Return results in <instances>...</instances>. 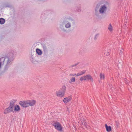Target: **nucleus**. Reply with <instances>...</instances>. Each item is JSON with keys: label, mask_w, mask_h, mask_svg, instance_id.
I'll return each mask as SVG.
<instances>
[{"label": "nucleus", "mask_w": 132, "mask_h": 132, "mask_svg": "<svg viewBox=\"0 0 132 132\" xmlns=\"http://www.w3.org/2000/svg\"><path fill=\"white\" fill-rule=\"evenodd\" d=\"M14 54V51H12L6 56V57L7 59L6 63L7 65H10L12 64V62L14 60L13 56Z\"/></svg>", "instance_id": "obj_1"}, {"label": "nucleus", "mask_w": 132, "mask_h": 132, "mask_svg": "<svg viewBox=\"0 0 132 132\" xmlns=\"http://www.w3.org/2000/svg\"><path fill=\"white\" fill-rule=\"evenodd\" d=\"M66 87L65 86H63L62 88L58 91L56 92L57 96L60 97H62L64 96L66 90Z\"/></svg>", "instance_id": "obj_2"}, {"label": "nucleus", "mask_w": 132, "mask_h": 132, "mask_svg": "<svg viewBox=\"0 0 132 132\" xmlns=\"http://www.w3.org/2000/svg\"><path fill=\"white\" fill-rule=\"evenodd\" d=\"M52 125L54 126L55 129L58 131H62V128L61 124L57 121H54L52 123Z\"/></svg>", "instance_id": "obj_3"}, {"label": "nucleus", "mask_w": 132, "mask_h": 132, "mask_svg": "<svg viewBox=\"0 0 132 132\" xmlns=\"http://www.w3.org/2000/svg\"><path fill=\"white\" fill-rule=\"evenodd\" d=\"M108 5V3L106 2L105 4L101 5L99 10V13L101 14L104 13L106 11L107 6Z\"/></svg>", "instance_id": "obj_4"}, {"label": "nucleus", "mask_w": 132, "mask_h": 132, "mask_svg": "<svg viewBox=\"0 0 132 132\" xmlns=\"http://www.w3.org/2000/svg\"><path fill=\"white\" fill-rule=\"evenodd\" d=\"M19 104L23 108L28 107L27 100L21 101L19 102Z\"/></svg>", "instance_id": "obj_5"}, {"label": "nucleus", "mask_w": 132, "mask_h": 132, "mask_svg": "<svg viewBox=\"0 0 132 132\" xmlns=\"http://www.w3.org/2000/svg\"><path fill=\"white\" fill-rule=\"evenodd\" d=\"M13 108L10 106H9L7 108L5 109L4 111V113L5 114H6L10 112L13 111Z\"/></svg>", "instance_id": "obj_6"}, {"label": "nucleus", "mask_w": 132, "mask_h": 132, "mask_svg": "<svg viewBox=\"0 0 132 132\" xmlns=\"http://www.w3.org/2000/svg\"><path fill=\"white\" fill-rule=\"evenodd\" d=\"M27 102L28 107L33 106L35 104L36 101L34 100H27Z\"/></svg>", "instance_id": "obj_7"}, {"label": "nucleus", "mask_w": 132, "mask_h": 132, "mask_svg": "<svg viewBox=\"0 0 132 132\" xmlns=\"http://www.w3.org/2000/svg\"><path fill=\"white\" fill-rule=\"evenodd\" d=\"M85 78L84 79L85 80H90V81H93V78L92 77L89 75H87L85 76Z\"/></svg>", "instance_id": "obj_8"}, {"label": "nucleus", "mask_w": 132, "mask_h": 132, "mask_svg": "<svg viewBox=\"0 0 132 132\" xmlns=\"http://www.w3.org/2000/svg\"><path fill=\"white\" fill-rule=\"evenodd\" d=\"M72 98L71 96H69L64 98L63 100V102L65 103H67L68 102L70 101L71 100Z\"/></svg>", "instance_id": "obj_9"}, {"label": "nucleus", "mask_w": 132, "mask_h": 132, "mask_svg": "<svg viewBox=\"0 0 132 132\" xmlns=\"http://www.w3.org/2000/svg\"><path fill=\"white\" fill-rule=\"evenodd\" d=\"M105 126L106 130L108 132L111 131L112 129L111 127L110 126H108L106 124H105Z\"/></svg>", "instance_id": "obj_10"}, {"label": "nucleus", "mask_w": 132, "mask_h": 132, "mask_svg": "<svg viewBox=\"0 0 132 132\" xmlns=\"http://www.w3.org/2000/svg\"><path fill=\"white\" fill-rule=\"evenodd\" d=\"M15 102V101L14 100L11 101L10 103V106L14 108V103Z\"/></svg>", "instance_id": "obj_11"}, {"label": "nucleus", "mask_w": 132, "mask_h": 132, "mask_svg": "<svg viewBox=\"0 0 132 132\" xmlns=\"http://www.w3.org/2000/svg\"><path fill=\"white\" fill-rule=\"evenodd\" d=\"M14 111H18L20 110V108L19 106L17 105H16L14 106Z\"/></svg>", "instance_id": "obj_12"}, {"label": "nucleus", "mask_w": 132, "mask_h": 132, "mask_svg": "<svg viewBox=\"0 0 132 132\" xmlns=\"http://www.w3.org/2000/svg\"><path fill=\"white\" fill-rule=\"evenodd\" d=\"M5 59V58L4 57H2L0 59V63L2 64H4Z\"/></svg>", "instance_id": "obj_13"}, {"label": "nucleus", "mask_w": 132, "mask_h": 132, "mask_svg": "<svg viewBox=\"0 0 132 132\" xmlns=\"http://www.w3.org/2000/svg\"><path fill=\"white\" fill-rule=\"evenodd\" d=\"M36 53L38 55H41L42 54V51L40 49L37 48L36 50Z\"/></svg>", "instance_id": "obj_14"}, {"label": "nucleus", "mask_w": 132, "mask_h": 132, "mask_svg": "<svg viewBox=\"0 0 132 132\" xmlns=\"http://www.w3.org/2000/svg\"><path fill=\"white\" fill-rule=\"evenodd\" d=\"M86 72L85 70H84L80 72L79 73H78L77 74V76L81 75L85 73Z\"/></svg>", "instance_id": "obj_15"}, {"label": "nucleus", "mask_w": 132, "mask_h": 132, "mask_svg": "<svg viewBox=\"0 0 132 132\" xmlns=\"http://www.w3.org/2000/svg\"><path fill=\"white\" fill-rule=\"evenodd\" d=\"M5 22V20L3 18L0 19V23L1 24H3Z\"/></svg>", "instance_id": "obj_16"}, {"label": "nucleus", "mask_w": 132, "mask_h": 132, "mask_svg": "<svg viewBox=\"0 0 132 132\" xmlns=\"http://www.w3.org/2000/svg\"><path fill=\"white\" fill-rule=\"evenodd\" d=\"M75 81V77H72L69 81V82L70 83H71L72 82H74Z\"/></svg>", "instance_id": "obj_17"}, {"label": "nucleus", "mask_w": 132, "mask_h": 132, "mask_svg": "<svg viewBox=\"0 0 132 132\" xmlns=\"http://www.w3.org/2000/svg\"><path fill=\"white\" fill-rule=\"evenodd\" d=\"M100 76L101 79H104L105 77L104 75L102 73H100Z\"/></svg>", "instance_id": "obj_18"}, {"label": "nucleus", "mask_w": 132, "mask_h": 132, "mask_svg": "<svg viewBox=\"0 0 132 132\" xmlns=\"http://www.w3.org/2000/svg\"><path fill=\"white\" fill-rule=\"evenodd\" d=\"M71 27V24L70 23L68 22L65 25V27L67 28H69Z\"/></svg>", "instance_id": "obj_19"}, {"label": "nucleus", "mask_w": 132, "mask_h": 132, "mask_svg": "<svg viewBox=\"0 0 132 132\" xmlns=\"http://www.w3.org/2000/svg\"><path fill=\"white\" fill-rule=\"evenodd\" d=\"M109 30L110 31H112V28L111 24H110L108 27Z\"/></svg>", "instance_id": "obj_20"}, {"label": "nucleus", "mask_w": 132, "mask_h": 132, "mask_svg": "<svg viewBox=\"0 0 132 132\" xmlns=\"http://www.w3.org/2000/svg\"><path fill=\"white\" fill-rule=\"evenodd\" d=\"M78 64H79V63H76V64H73V65H70L69 67L70 68H71V67H73L76 66L77 65H78Z\"/></svg>", "instance_id": "obj_21"}, {"label": "nucleus", "mask_w": 132, "mask_h": 132, "mask_svg": "<svg viewBox=\"0 0 132 132\" xmlns=\"http://www.w3.org/2000/svg\"><path fill=\"white\" fill-rule=\"evenodd\" d=\"M43 48L44 51L45 52L47 51V48L46 46L45 45H44L43 46Z\"/></svg>", "instance_id": "obj_22"}, {"label": "nucleus", "mask_w": 132, "mask_h": 132, "mask_svg": "<svg viewBox=\"0 0 132 132\" xmlns=\"http://www.w3.org/2000/svg\"><path fill=\"white\" fill-rule=\"evenodd\" d=\"M7 65V64H6V65L5 67V68H4V70L5 71H6L7 70L8 67H9L8 65Z\"/></svg>", "instance_id": "obj_23"}, {"label": "nucleus", "mask_w": 132, "mask_h": 132, "mask_svg": "<svg viewBox=\"0 0 132 132\" xmlns=\"http://www.w3.org/2000/svg\"><path fill=\"white\" fill-rule=\"evenodd\" d=\"M85 78V76H84L81 77L80 78V80L81 81H82L83 80H84V79Z\"/></svg>", "instance_id": "obj_24"}, {"label": "nucleus", "mask_w": 132, "mask_h": 132, "mask_svg": "<svg viewBox=\"0 0 132 132\" xmlns=\"http://www.w3.org/2000/svg\"><path fill=\"white\" fill-rule=\"evenodd\" d=\"M98 35H99V34H96L95 35V37H94V39L95 40H96L97 39V37L98 36Z\"/></svg>", "instance_id": "obj_25"}, {"label": "nucleus", "mask_w": 132, "mask_h": 132, "mask_svg": "<svg viewBox=\"0 0 132 132\" xmlns=\"http://www.w3.org/2000/svg\"><path fill=\"white\" fill-rule=\"evenodd\" d=\"M69 76H77V75H76V74L75 73L74 74H70L69 75Z\"/></svg>", "instance_id": "obj_26"}, {"label": "nucleus", "mask_w": 132, "mask_h": 132, "mask_svg": "<svg viewBox=\"0 0 132 132\" xmlns=\"http://www.w3.org/2000/svg\"><path fill=\"white\" fill-rule=\"evenodd\" d=\"M76 12H79V11H81L80 8V7H79L78 8V10H76Z\"/></svg>", "instance_id": "obj_27"}, {"label": "nucleus", "mask_w": 132, "mask_h": 132, "mask_svg": "<svg viewBox=\"0 0 132 132\" xmlns=\"http://www.w3.org/2000/svg\"><path fill=\"white\" fill-rule=\"evenodd\" d=\"M86 123L85 122H82V125H84L85 126L86 125Z\"/></svg>", "instance_id": "obj_28"}, {"label": "nucleus", "mask_w": 132, "mask_h": 132, "mask_svg": "<svg viewBox=\"0 0 132 132\" xmlns=\"http://www.w3.org/2000/svg\"><path fill=\"white\" fill-rule=\"evenodd\" d=\"M119 123L117 122V121H116V125H117V126H118L119 125Z\"/></svg>", "instance_id": "obj_29"}, {"label": "nucleus", "mask_w": 132, "mask_h": 132, "mask_svg": "<svg viewBox=\"0 0 132 132\" xmlns=\"http://www.w3.org/2000/svg\"><path fill=\"white\" fill-rule=\"evenodd\" d=\"M122 52H120L119 54H122Z\"/></svg>", "instance_id": "obj_30"}, {"label": "nucleus", "mask_w": 132, "mask_h": 132, "mask_svg": "<svg viewBox=\"0 0 132 132\" xmlns=\"http://www.w3.org/2000/svg\"><path fill=\"white\" fill-rule=\"evenodd\" d=\"M127 80V79L126 78H125V81H126Z\"/></svg>", "instance_id": "obj_31"}, {"label": "nucleus", "mask_w": 132, "mask_h": 132, "mask_svg": "<svg viewBox=\"0 0 132 132\" xmlns=\"http://www.w3.org/2000/svg\"><path fill=\"white\" fill-rule=\"evenodd\" d=\"M1 64H2L0 63V68L1 67Z\"/></svg>", "instance_id": "obj_32"}]
</instances>
